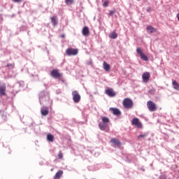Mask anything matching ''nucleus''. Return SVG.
<instances>
[{
    "label": "nucleus",
    "instance_id": "6ab92c4d",
    "mask_svg": "<svg viewBox=\"0 0 179 179\" xmlns=\"http://www.w3.org/2000/svg\"><path fill=\"white\" fill-rule=\"evenodd\" d=\"M172 85L173 86V89H175L176 90H179V84L178 83H177L176 80H173L172 82Z\"/></svg>",
    "mask_w": 179,
    "mask_h": 179
},
{
    "label": "nucleus",
    "instance_id": "f3484780",
    "mask_svg": "<svg viewBox=\"0 0 179 179\" xmlns=\"http://www.w3.org/2000/svg\"><path fill=\"white\" fill-rule=\"evenodd\" d=\"M103 69L106 70V72H108V71H110V69H111V66L107 62H103Z\"/></svg>",
    "mask_w": 179,
    "mask_h": 179
},
{
    "label": "nucleus",
    "instance_id": "bb28decb",
    "mask_svg": "<svg viewBox=\"0 0 179 179\" xmlns=\"http://www.w3.org/2000/svg\"><path fill=\"white\" fill-rule=\"evenodd\" d=\"M14 66H15V64H8L6 65L7 68H14Z\"/></svg>",
    "mask_w": 179,
    "mask_h": 179
},
{
    "label": "nucleus",
    "instance_id": "ddd939ff",
    "mask_svg": "<svg viewBox=\"0 0 179 179\" xmlns=\"http://www.w3.org/2000/svg\"><path fill=\"white\" fill-rule=\"evenodd\" d=\"M83 36H87L89 34H90V31L89 30V27H84L82 31Z\"/></svg>",
    "mask_w": 179,
    "mask_h": 179
},
{
    "label": "nucleus",
    "instance_id": "cd10ccee",
    "mask_svg": "<svg viewBox=\"0 0 179 179\" xmlns=\"http://www.w3.org/2000/svg\"><path fill=\"white\" fill-rule=\"evenodd\" d=\"M58 157H59V159H63V157H64V155L62 154V152H59V154H58Z\"/></svg>",
    "mask_w": 179,
    "mask_h": 179
},
{
    "label": "nucleus",
    "instance_id": "dca6fc26",
    "mask_svg": "<svg viewBox=\"0 0 179 179\" xmlns=\"http://www.w3.org/2000/svg\"><path fill=\"white\" fill-rule=\"evenodd\" d=\"M147 30H148L150 33H156V31H157V29H156V28L150 25L147 27Z\"/></svg>",
    "mask_w": 179,
    "mask_h": 179
},
{
    "label": "nucleus",
    "instance_id": "1a4fd4ad",
    "mask_svg": "<svg viewBox=\"0 0 179 179\" xmlns=\"http://www.w3.org/2000/svg\"><path fill=\"white\" fill-rule=\"evenodd\" d=\"M142 78H143V82H145V83H148V82H149V79H150V73L145 72L143 74Z\"/></svg>",
    "mask_w": 179,
    "mask_h": 179
},
{
    "label": "nucleus",
    "instance_id": "2f4dec72",
    "mask_svg": "<svg viewBox=\"0 0 179 179\" xmlns=\"http://www.w3.org/2000/svg\"><path fill=\"white\" fill-rule=\"evenodd\" d=\"M137 1H141V0H137Z\"/></svg>",
    "mask_w": 179,
    "mask_h": 179
},
{
    "label": "nucleus",
    "instance_id": "c85d7f7f",
    "mask_svg": "<svg viewBox=\"0 0 179 179\" xmlns=\"http://www.w3.org/2000/svg\"><path fill=\"white\" fill-rule=\"evenodd\" d=\"M115 13V10H111L109 12V16H113Z\"/></svg>",
    "mask_w": 179,
    "mask_h": 179
},
{
    "label": "nucleus",
    "instance_id": "4be33fe9",
    "mask_svg": "<svg viewBox=\"0 0 179 179\" xmlns=\"http://www.w3.org/2000/svg\"><path fill=\"white\" fill-rule=\"evenodd\" d=\"M117 37H118V34H117V33H115V31L111 32L109 34V38H117Z\"/></svg>",
    "mask_w": 179,
    "mask_h": 179
},
{
    "label": "nucleus",
    "instance_id": "aec40b11",
    "mask_svg": "<svg viewBox=\"0 0 179 179\" xmlns=\"http://www.w3.org/2000/svg\"><path fill=\"white\" fill-rule=\"evenodd\" d=\"M51 22L53 24V26H57L58 22L57 21V16H52L51 17Z\"/></svg>",
    "mask_w": 179,
    "mask_h": 179
},
{
    "label": "nucleus",
    "instance_id": "b1692460",
    "mask_svg": "<svg viewBox=\"0 0 179 179\" xmlns=\"http://www.w3.org/2000/svg\"><path fill=\"white\" fill-rule=\"evenodd\" d=\"M148 136V133H145L143 134H141L138 136V139H141V138H146Z\"/></svg>",
    "mask_w": 179,
    "mask_h": 179
},
{
    "label": "nucleus",
    "instance_id": "f257e3e1",
    "mask_svg": "<svg viewBox=\"0 0 179 179\" xmlns=\"http://www.w3.org/2000/svg\"><path fill=\"white\" fill-rule=\"evenodd\" d=\"M50 76L54 79H58L59 80L64 82V80L62 79V73L59 72L58 69L52 70L50 72Z\"/></svg>",
    "mask_w": 179,
    "mask_h": 179
},
{
    "label": "nucleus",
    "instance_id": "0eeeda50",
    "mask_svg": "<svg viewBox=\"0 0 179 179\" xmlns=\"http://www.w3.org/2000/svg\"><path fill=\"white\" fill-rule=\"evenodd\" d=\"M131 125H135L137 128H142V122L139 121L138 117L134 118L131 121Z\"/></svg>",
    "mask_w": 179,
    "mask_h": 179
},
{
    "label": "nucleus",
    "instance_id": "39448f33",
    "mask_svg": "<svg viewBox=\"0 0 179 179\" xmlns=\"http://www.w3.org/2000/svg\"><path fill=\"white\" fill-rule=\"evenodd\" d=\"M72 96L73 100L74 103H79L80 101V94H79V92L76 90H74L72 92Z\"/></svg>",
    "mask_w": 179,
    "mask_h": 179
},
{
    "label": "nucleus",
    "instance_id": "4468645a",
    "mask_svg": "<svg viewBox=\"0 0 179 179\" xmlns=\"http://www.w3.org/2000/svg\"><path fill=\"white\" fill-rule=\"evenodd\" d=\"M41 113L42 114V115H48V113H50V111L48 110V108L47 107H43L41 110Z\"/></svg>",
    "mask_w": 179,
    "mask_h": 179
},
{
    "label": "nucleus",
    "instance_id": "393cba45",
    "mask_svg": "<svg viewBox=\"0 0 179 179\" xmlns=\"http://www.w3.org/2000/svg\"><path fill=\"white\" fill-rule=\"evenodd\" d=\"M66 5H72L73 3V0H66Z\"/></svg>",
    "mask_w": 179,
    "mask_h": 179
},
{
    "label": "nucleus",
    "instance_id": "7c9ffc66",
    "mask_svg": "<svg viewBox=\"0 0 179 179\" xmlns=\"http://www.w3.org/2000/svg\"><path fill=\"white\" fill-rule=\"evenodd\" d=\"M147 10H148V12H150V8H148L147 9Z\"/></svg>",
    "mask_w": 179,
    "mask_h": 179
},
{
    "label": "nucleus",
    "instance_id": "20e7f679",
    "mask_svg": "<svg viewBox=\"0 0 179 179\" xmlns=\"http://www.w3.org/2000/svg\"><path fill=\"white\" fill-rule=\"evenodd\" d=\"M136 52L140 55L141 59L143 61H149V58H148V56H146L145 54H143V51L142 50V48H137Z\"/></svg>",
    "mask_w": 179,
    "mask_h": 179
},
{
    "label": "nucleus",
    "instance_id": "7ed1b4c3",
    "mask_svg": "<svg viewBox=\"0 0 179 179\" xmlns=\"http://www.w3.org/2000/svg\"><path fill=\"white\" fill-rule=\"evenodd\" d=\"M147 107L151 113H153L154 111H156L157 110V106H156V103L153 102V101H148L147 102Z\"/></svg>",
    "mask_w": 179,
    "mask_h": 179
},
{
    "label": "nucleus",
    "instance_id": "a211bd4d",
    "mask_svg": "<svg viewBox=\"0 0 179 179\" xmlns=\"http://www.w3.org/2000/svg\"><path fill=\"white\" fill-rule=\"evenodd\" d=\"M107 124L106 123H100L99 124V127L101 131H106V128H107Z\"/></svg>",
    "mask_w": 179,
    "mask_h": 179
},
{
    "label": "nucleus",
    "instance_id": "6e6552de",
    "mask_svg": "<svg viewBox=\"0 0 179 179\" xmlns=\"http://www.w3.org/2000/svg\"><path fill=\"white\" fill-rule=\"evenodd\" d=\"M105 93L106 94L109 96V97H115V96L117 95V93H115V92H114V90H113L112 88L107 89L105 91Z\"/></svg>",
    "mask_w": 179,
    "mask_h": 179
},
{
    "label": "nucleus",
    "instance_id": "a878e982",
    "mask_svg": "<svg viewBox=\"0 0 179 179\" xmlns=\"http://www.w3.org/2000/svg\"><path fill=\"white\" fill-rule=\"evenodd\" d=\"M107 6H108V1H104V3H103V8H107Z\"/></svg>",
    "mask_w": 179,
    "mask_h": 179
},
{
    "label": "nucleus",
    "instance_id": "423d86ee",
    "mask_svg": "<svg viewBox=\"0 0 179 179\" xmlns=\"http://www.w3.org/2000/svg\"><path fill=\"white\" fill-rule=\"evenodd\" d=\"M78 49H73L72 48H69L66 50V55H69V57H71V55H78Z\"/></svg>",
    "mask_w": 179,
    "mask_h": 179
},
{
    "label": "nucleus",
    "instance_id": "412c9836",
    "mask_svg": "<svg viewBox=\"0 0 179 179\" xmlns=\"http://www.w3.org/2000/svg\"><path fill=\"white\" fill-rule=\"evenodd\" d=\"M47 139H48V142H54V135H52L51 134H48L47 135Z\"/></svg>",
    "mask_w": 179,
    "mask_h": 179
},
{
    "label": "nucleus",
    "instance_id": "f03ea898",
    "mask_svg": "<svg viewBox=\"0 0 179 179\" xmlns=\"http://www.w3.org/2000/svg\"><path fill=\"white\" fill-rule=\"evenodd\" d=\"M122 105L127 110H131L134 107V101L129 98H125L123 100Z\"/></svg>",
    "mask_w": 179,
    "mask_h": 179
},
{
    "label": "nucleus",
    "instance_id": "f8f14e48",
    "mask_svg": "<svg viewBox=\"0 0 179 179\" xmlns=\"http://www.w3.org/2000/svg\"><path fill=\"white\" fill-rule=\"evenodd\" d=\"M111 143H113V145H115L116 146H121L122 143L118 138H113L110 140Z\"/></svg>",
    "mask_w": 179,
    "mask_h": 179
},
{
    "label": "nucleus",
    "instance_id": "2eb2a0df",
    "mask_svg": "<svg viewBox=\"0 0 179 179\" xmlns=\"http://www.w3.org/2000/svg\"><path fill=\"white\" fill-rule=\"evenodd\" d=\"M64 174V171H59L57 173H56L54 179H59L62 177V175Z\"/></svg>",
    "mask_w": 179,
    "mask_h": 179
},
{
    "label": "nucleus",
    "instance_id": "9d476101",
    "mask_svg": "<svg viewBox=\"0 0 179 179\" xmlns=\"http://www.w3.org/2000/svg\"><path fill=\"white\" fill-rule=\"evenodd\" d=\"M109 111H111L113 115H121V110L117 108H110Z\"/></svg>",
    "mask_w": 179,
    "mask_h": 179
},
{
    "label": "nucleus",
    "instance_id": "9b49d317",
    "mask_svg": "<svg viewBox=\"0 0 179 179\" xmlns=\"http://www.w3.org/2000/svg\"><path fill=\"white\" fill-rule=\"evenodd\" d=\"M6 84L0 86V96H6Z\"/></svg>",
    "mask_w": 179,
    "mask_h": 179
},
{
    "label": "nucleus",
    "instance_id": "5701e85b",
    "mask_svg": "<svg viewBox=\"0 0 179 179\" xmlns=\"http://www.w3.org/2000/svg\"><path fill=\"white\" fill-rule=\"evenodd\" d=\"M102 122L103 124H108L110 122V119L107 117H102Z\"/></svg>",
    "mask_w": 179,
    "mask_h": 179
},
{
    "label": "nucleus",
    "instance_id": "c756f323",
    "mask_svg": "<svg viewBox=\"0 0 179 179\" xmlns=\"http://www.w3.org/2000/svg\"><path fill=\"white\" fill-rule=\"evenodd\" d=\"M13 1L17 3H20V2H22V0H13Z\"/></svg>",
    "mask_w": 179,
    "mask_h": 179
}]
</instances>
